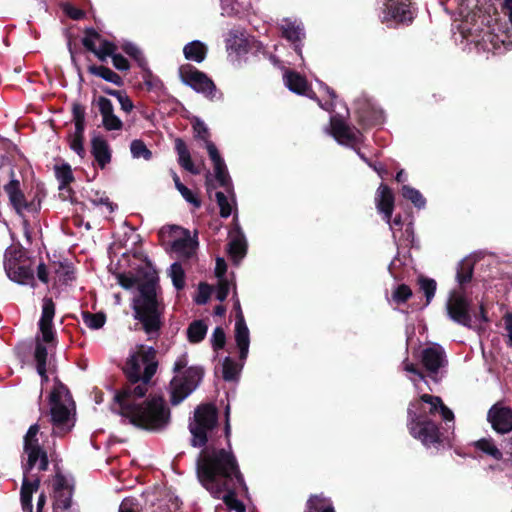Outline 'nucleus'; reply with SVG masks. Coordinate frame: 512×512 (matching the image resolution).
Instances as JSON below:
<instances>
[{"label": "nucleus", "mask_w": 512, "mask_h": 512, "mask_svg": "<svg viewBox=\"0 0 512 512\" xmlns=\"http://www.w3.org/2000/svg\"><path fill=\"white\" fill-rule=\"evenodd\" d=\"M181 80L197 93H202L209 99H215L217 89L214 82L203 72L191 65H183L179 69Z\"/></svg>", "instance_id": "f8f14e48"}, {"label": "nucleus", "mask_w": 512, "mask_h": 512, "mask_svg": "<svg viewBox=\"0 0 512 512\" xmlns=\"http://www.w3.org/2000/svg\"><path fill=\"white\" fill-rule=\"evenodd\" d=\"M169 276L171 277L173 286L177 290H181L185 286V273L180 263L174 262L168 271Z\"/></svg>", "instance_id": "a19ab883"}, {"label": "nucleus", "mask_w": 512, "mask_h": 512, "mask_svg": "<svg viewBox=\"0 0 512 512\" xmlns=\"http://www.w3.org/2000/svg\"><path fill=\"white\" fill-rule=\"evenodd\" d=\"M4 269L10 280L35 286L33 262L23 248L10 246L4 255Z\"/></svg>", "instance_id": "9d476101"}, {"label": "nucleus", "mask_w": 512, "mask_h": 512, "mask_svg": "<svg viewBox=\"0 0 512 512\" xmlns=\"http://www.w3.org/2000/svg\"><path fill=\"white\" fill-rule=\"evenodd\" d=\"M150 512H178L181 502L177 496L166 493L163 497L151 495L146 501Z\"/></svg>", "instance_id": "4be33fe9"}, {"label": "nucleus", "mask_w": 512, "mask_h": 512, "mask_svg": "<svg viewBox=\"0 0 512 512\" xmlns=\"http://www.w3.org/2000/svg\"><path fill=\"white\" fill-rule=\"evenodd\" d=\"M197 476L213 497L222 498L227 512H245V505L237 499L234 490L241 486L247 491V486L229 442L228 450L206 447L200 452Z\"/></svg>", "instance_id": "f03ea898"}, {"label": "nucleus", "mask_w": 512, "mask_h": 512, "mask_svg": "<svg viewBox=\"0 0 512 512\" xmlns=\"http://www.w3.org/2000/svg\"><path fill=\"white\" fill-rule=\"evenodd\" d=\"M180 187L177 188V190L180 192L182 197L190 204L194 205L195 207H200L201 203L196 198V196L193 194V192L188 189L184 184L179 185Z\"/></svg>", "instance_id": "5fc2aeb1"}, {"label": "nucleus", "mask_w": 512, "mask_h": 512, "mask_svg": "<svg viewBox=\"0 0 512 512\" xmlns=\"http://www.w3.org/2000/svg\"><path fill=\"white\" fill-rule=\"evenodd\" d=\"M419 285L421 291L424 293L426 297V303L424 306H427L431 300L433 299L436 291V282L433 279L428 278H420Z\"/></svg>", "instance_id": "49530a36"}, {"label": "nucleus", "mask_w": 512, "mask_h": 512, "mask_svg": "<svg viewBox=\"0 0 512 512\" xmlns=\"http://www.w3.org/2000/svg\"><path fill=\"white\" fill-rule=\"evenodd\" d=\"M375 202L378 212L383 215V219L390 226L393 238L396 239L395 227L402 226V218L400 215H397L393 220H391L394 209V196L387 185L381 184L379 186L376 193Z\"/></svg>", "instance_id": "2eb2a0df"}, {"label": "nucleus", "mask_w": 512, "mask_h": 512, "mask_svg": "<svg viewBox=\"0 0 512 512\" xmlns=\"http://www.w3.org/2000/svg\"><path fill=\"white\" fill-rule=\"evenodd\" d=\"M92 203H93L95 206H99V205H104V206H106L109 212H113V211H114V206H113V204L109 201V199H108L107 197H100V198H98V199H93V200H92Z\"/></svg>", "instance_id": "e2e57ef3"}, {"label": "nucleus", "mask_w": 512, "mask_h": 512, "mask_svg": "<svg viewBox=\"0 0 512 512\" xmlns=\"http://www.w3.org/2000/svg\"><path fill=\"white\" fill-rule=\"evenodd\" d=\"M116 46L109 42L103 41L99 48H96L94 53L101 61H105L107 57H111L115 54Z\"/></svg>", "instance_id": "09e8293b"}, {"label": "nucleus", "mask_w": 512, "mask_h": 512, "mask_svg": "<svg viewBox=\"0 0 512 512\" xmlns=\"http://www.w3.org/2000/svg\"><path fill=\"white\" fill-rule=\"evenodd\" d=\"M222 370H223V378L225 381H233L236 380L241 367L238 366V364L233 361L231 358L226 357L222 364Z\"/></svg>", "instance_id": "37998d69"}, {"label": "nucleus", "mask_w": 512, "mask_h": 512, "mask_svg": "<svg viewBox=\"0 0 512 512\" xmlns=\"http://www.w3.org/2000/svg\"><path fill=\"white\" fill-rule=\"evenodd\" d=\"M109 93L117 98L121 106V109L124 112L129 113L132 111V109L134 108L133 102L126 94L120 91H111Z\"/></svg>", "instance_id": "603ef678"}, {"label": "nucleus", "mask_w": 512, "mask_h": 512, "mask_svg": "<svg viewBox=\"0 0 512 512\" xmlns=\"http://www.w3.org/2000/svg\"><path fill=\"white\" fill-rule=\"evenodd\" d=\"M130 152L134 159L142 158L146 161L152 159L151 150H149L146 144L140 139H135L130 143Z\"/></svg>", "instance_id": "e433bc0d"}, {"label": "nucleus", "mask_w": 512, "mask_h": 512, "mask_svg": "<svg viewBox=\"0 0 512 512\" xmlns=\"http://www.w3.org/2000/svg\"><path fill=\"white\" fill-rule=\"evenodd\" d=\"M226 272V263L224 259L217 258L216 260V267H215V274L219 279H224V274Z\"/></svg>", "instance_id": "680f3d73"}, {"label": "nucleus", "mask_w": 512, "mask_h": 512, "mask_svg": "<svg viewBox=\"0 0 512 512\" xmlns=\"http://www.w3.org/2000/svg\"><path fill=\"white\" fill-rule=\"evenodd\" d=\"M226 192L229 194L227 197L223 192H216V200L217 204L220 208V215L223 218H228L232 214V207L235 205V195L233 191V186L231 180L229 181V185L222 186Z\"/></svg>", "instance_id": "c85d7f7f"}, {"label": "nucleus", "mask_w": 512, "mask_h": 512, "mask_svg": "<svg viewBox=\"0 0 512 512\" xmlns=\"http://www.w3.org/2000/svg\"><path fill=\"white\" fill-rule=\"evenodd\" d=\"M112 63H113V66L117 70H120V71H127L130 67L128 60L121 54H117V53H115L112 56Z\"/></svg>", "instance_id": "6e6d98bb"}, {"label": "nucleus", "mask_w": 512, "mask_h": 512, "mask_svg": "<svg viewBox=\"0 0 512 512\" xmlns=\"http://www.w3.org/2000/svg\"><path fill=\"white\" fill-rule=\"evenodd\" d=\"M65 12L71 19L74 20H80L85 16V12L83 10L71 5L65 8Z\"/></svg>", "instance_id": "4d7b16f0"}, {"label": "nucleus", "mask_w": 512, "mask_h": 512, "mask_svg": "<svg viewBox=\"0 0 512 512\" xmlns=\"http://www.w3.org/2000/svg\"><path fill=\"white\" fill-rule=\"evenodd\" d=\"M54 512H68L71 507L72 489L62 475H56L54 482Z\"/></svg>", "instance_id": "aec40b11"}, {"label": "nucleus", "mask_w": 512, "mask_h": 512, "mask_svg": "<svg viewBox=\"0 0 512 512\" xmlns=\"http://www.w3.org/2000/svg\"><path fill=\"white\" fill-rule=\"evenodd\" d=\"M193 131L195 138L202 140L204 142L205 148L207 149L209 157L213 163L215 177L219 185H229L230 176L226 164L221 155L219 154L215 144L209 140L210 133L208 127L202 120L197 118L193 122Z\"/></svg>", "instance_id": "9b49d317"}, {"label": "nucleus", "mask_w": 512, "mask_h": 512, "mask_svg": "<svg viewBox=\"0 0 512 512\" xmlns=\"http://www.w3.org/2000/svg\"><path fill=\"white\" fill-rule=\"evenodd\" d=\"M305 512H335L330 499L322 495H312L306 504Z\"/></svg>", "instance_id": "2f4dec72"}, {"label": "nucleus", "mask_w": 512, "mask_h": 512, "mask_svg": "<svg viewBox=\"0 0 512 512\" xmlns=\"http://www.w3.org/2000/svg\"><path fill=\"white\" fill-rule=\"evenodd\" d=\"M211 345L215 351L222 349L226 343V335L221 327H216L211 335Z\"/></svg>", "instance_id": "8fccbe9b"}, {"label": "nucleus", "mask_w": 512, "mask_h": 512, "mask_svg": "<svg viewBox=\"0 0 512 512\" xmlns=\"http://www.w3.org/2000/svg\"><path fill=\"white\" fill-rule=\"evenodd\" d=\"M74 402L65 385L55 382L50 394L51 422L54 426L53 433L69 431L74 425L72 413Z\"/></svg>", "instance_id": "0eeeda50"}, {"label": "nucleus", "mask_w": 512, "mask_h": 512, "mask_svg": "<svg viewBox=\"0 0 512 512\" xmlns=\"http://www.w3.org/2000/svg\"><path fill=\"white\" fill-rule=\"evenodd\" d=\"M74 123H75L74 137L83 138L85 121L74 122Z\"/></svg>", "instance_id": "338daca9"}, {"label": "nucleus", "mask_w": 512, "mask_h": 512, "mask_svg": "<svg viewBox=\"0 0 512 512\" xmlns=\"http://www.w3.org/2000/svg\"><path fill=\"white\" fill-rule=\"evenodd\" d=\"M475 447L496 460L502 458L501 451L495 446L491 439L482 438L475 442Z\"/></svg>", "instance_id": "79ce46f5"}, {"label": "nucleus", "mask_w": 512, "mask_h": 512, "mask_svg": "<svg viewBox=\"0 0 512 512\" xmlns=\"http://www.w3.org/2000/svg\"><path fill=\"white\" fill-rule=\"evenodd\" d=\"M72 113L74 122L85 121V108L81 104H74Z\"/></svg>", "instance_id": "052dcab7"}, {"label": "nucleus", "mask_w": 512, "mask_h": 512, "mask_svg": "<svg viewBox=\"0 0 512 512\" xmlns=\"http://www.w3.org/2000/svg\"><path fill=\"white\" fill-rule=\"evenodd\" d=\"M446 310L452 321L465 327H471L470 303L464 295L452 292L446 303Z\"/></svg>", "instance_id": "f3484780"}, {"label": "nucleus", "mask_w": 512, "mask_h": 512, "mask_svg": "<svg viewBox=\"0 0 512 512\" xmlns=\"http://www.w3.org/2000/svg\"><path fill=\"white\" fill-rule=\"evenodd\" d=\"M285 86L291 91L299 95H305L309 98H314L315 94L310 89L305 77L299 73L286 69L283 74Z\"/></svg>", "instance_id": "b1692460"}, {"label": "nucleus", "mask_w": 512, "mask_h": 512, "mask_svg": "<svg viewBox=\"0 0 512 512\" xmlns=\"http://www.w3.org/2000/svg\"><path fill=\"white\" fill-rule=\"evenodd\" d=\"M326 131L334 137L341 145L355 149V146L362 142V133L347 125L343 116L333 114L330 116V127Z\"/></svg>", "instance_id": "ddd939ff"}, {"label": "nucleus", "mask_w": 512, "mask_h": 512, "mask_svg": "<svg viewBox=\"0 0 512 512\" xmlns=\"http://www.w3.org/2000/svg\"><path fill=\"white\" fill-rule=\"evenodd\" d=\"M175 150L178 154V162L181 167L192 174H198L199 170L195 168L190 156V152L185 142L181 138H177L175 140Z\"/></svg>", "instance_id": "7c9ffc66"}, {"label": "nucleus", "mask_w": 512, "mask_h": 512, "mask_svg": "<svg viewBox=\"0 0 512 512\" xmlns=\"http://www.w3.org/2000/svg\"><path fill=\"white\" fill-rule=\"evenodd\" d=\"M37 276L43 283H48V272L44 263H40L37 267Z\"/></svg>", "instance_id": "0e129e2a"}, {"label": "nucleus", "mask_w": 512, "mask_h": 512, "mask_svg": "<svg viewBox=\"0 0 512 512\" xmlns=\"http://www.w3.org/2000/svg\"><path fill=\"white\" fill-rule=\"evenodd\" d=\"M402 368L408 374V378L414 383L416 390L418 392L424 391L421 382H424L426 385L427 382L423 373L416 367V365L409 362L408 360H405L402 363Z\"/></svg>", "instance_id": "72a5a7b5"}, {"label": "nucleus", "mask_w": 512, "mask_h": 512, "mask_svg": "<svg viewBox=\"0 0 512 512\" xmlns=\"http://www.w3.org/2000/svg\"><path fill=\"white\" fill-rule=\"evenodd\" d=\"M91 146L95 161L103 169L111 161V151L107 141L100 136H95L91 140Z\"/></svg>", "instance_id": "bb28decb"}, {"label": "nucleus", "mask_w": 512, "mask_h": 512, "mask_svg": "<svg viewBox=\"0 0 512 512\" xmlns=\"http://www.w3.org/2000/svg\"><path fill=\"white\" fill-rule=\"evenodd\" d=\"M235 341L240 352V360L244 361L249 352L250 335L249 329L245 323L243 313L236 316L235 322Z\"/></svg>", "instance_id": "393cba45"}, {"label": "nucleus", "mask_w": 512, "mask_h": 512, "mask_svg": "<svg viewBox=\"0 0 512 512\" xmlns=\"http://www.w3.org/2000/svg\"><path fill=\"white\" fill-rule=\"evenodd\" d=\"M90 72L103 80L113 83L115 85L122 84V78L116 72L105 66H93L90 67Z\"/></svg>", "instance_id": "f704fd0d"}, {"label": "nucleus", "mask_w": 512, "mask_h": 512, "mask_svg": "<svg viewBox=\"0 0 512 512\" xmlns=\"http://www.w3.org/2000/svg\"><path fill=\"white\" fill-rule=\"evenodd\" d=\"M505 326L509 338V345L512 347V314L505 317Z\"/></svg>", "instance_id": "69168bd1"}, {"label": "nucleus", "mask_w": 512, "mask_h": 512, "mask_svg": "<svg viewBox=\"0 0 512 512\" xmlns=\"http://www.w3.org/2000/svg\"><path fill=\"white\" fill-rule=\"evenodd\" d=\"M439 413L449 427L454 422V413L438 396L423 393L418 399L410 402L407 410V427L410 434L424 446L431 447L440 443L438 425L429 418Z\"/></svg>", "instance_id": "7ed1b4c3"}, {"label": "nucleus", "mask_w": 512, "mask_h": 512, "mask_svg": "<svg viewBox=\"0 0 512 512\" xmlns=\"http://www.w3.org/2000/svg\"><path fill=\"white\" fill-rule=\"evenodd\" d=\"M187 354L180 355L173 366L175 376L170 382L169 393L172 405L180 404L199 385L203 377V369L199 366L187 367Z\"/></svg>", "instance_id": "423d86ee"}, {"label": "nucleus", "mask_w": 512, "mask_h": 512, "mask_svg": "<svg viewBox=\"0 0 512 512\" xmlns=\"http://www.w3.org/2000/svg\"><path fill=\"white\" fill-rule=\"evenodd\" d=\"M4 189L17 213L20 214L24 210L29 209V205L25 200L24 194L20 190V183L18 180H11L7 185H5Z\"/></svg>", "instance_id": "cd10ccee"}, {"label": "nucleus", "mask_w": 512, "mask_h": 512, "mask_svg": "<svg viewBox=\"0 0 512 512\" xmlns=\"http://www.w3.org/2000/svg\"><path fill=\"white\" fill-rule=\"evenodd\" d=\"M98 109L102 115L103 126L109 130H120L122 128V121L114 114L112 102L104 97L100 96L96 100Z\"/></svg>", "instance_id": "5701e85b"}, {"label": "nucleus", "mask_w": 512, "mask_h": 512, "mask_svg": "<svg viewBox=\"0 0 512 512\" xmlns=\"http://www.w3.org/2000/svg\"><path fill=\"white\" fill-rule=\"evenodd\" d=\"M70 147L73 151H75L80 157H83L85 154V149L83 146V138L73 137Z\"/></svg>", "instance_id": "13d9d810"}, {"label": "nucleus", "mask_w": 512, "mask_h": 512, "mask_svg": "<svg viewBox=\"0 0 512 512\" xmlns=\"http://www.w3.org/2000/svg\"><path fill=\"white\" fill-rule=\"evenodd\" d=\"M183 53L187 60L201 63L206 58L207 46L199 40H194L184 46Z\"/></svg>", "instance_id": "c756f323"}, {"label": "nucleus", "mask_w": 512, "mask_h": 512, "mask_svg": "<svg viewBox=\"0 0 512 512\" xmlns=\"http://www.w3.org/2000/svg\"><path fill=\"white\" fill-rule=\"evenodd\" d=\"M44 434L37 423L31 425L23 439L21 504L24 512H32V494L37 491L40 477L33 474L49 467V448L44 445Z\"/></svg>", "instance_id": "20e7f679"}, {"label": "nucleus", "mask_w": 512, "mask_h": 512, "mask_svg": "<svg viewBox=\"0 0 512 512\" xmlns=\"http://www.w3.org/2000/svg\"><path fill=\"white\" fill-rule=\"evenodd\" d=\"M377 174L383 178L384 175L387 174V170L384 168V166L381 163H372V166H370Z\"/></svg>", "instance_id": "774afa93"}, {"label": "nucleus", "mask_w": 512, "mask_h": 512, "mask_svg": "<svg viewBox=\"0 0 512 512\" xmlns=\"http://www.w3.org/2000/svg\"><path fill=\"white\" fill-rule=\"evenodd\" d=\"M145 281L138 284L139 295L134 300V318L142 324L148 339L158 337L162 326L164 306L159 287V277L154 269L144 274Z\"/></svg>", "instance_id": "39448f33"}, {"label": "nucleus", "mask_w": 512, "mask_h": 512, "mask_svg": "<svg viewBox=\"0 0 512 512\" xmlns=\"http://www.w3.org/2000/svg\"><path fill=\"white\" fill-rule=\"evenodd\" d=\"M281 31L283 36L290 42L294 44V48L297 54L301 56V41L304 37V28L301 22L297 20H291L289 18H285L282 20Z\"/></svg>", "instance_id": "412c9836"}, {"label": "nucleus", "mask_w": 512, "mask_h": 512, "mask_svg": "<svg viewBox=\"0 0 512 512\" xmlns=\"http://www.w3.org/2000/svg\"><path fill=\"white\" fill-rule=\"evenodd\" d=\"M411 296V289L407 285L401 284L394 289L392 293V300L397 304H401L406 302Z\"/></svg>", "instance_id": "de8ad7c7"}, {"label": "nucleus", "mask_w": 512, "mask_h": 512, "mask_svg": "<svg viewBox=\"0 0 512 512\" xmlns=\"http://www.w3.org/2000/svg\"><path fill=\"white\" fill-rule=\"evenodd\" d=\"M218 427V411L213 404L199 405L193 418L189 420L188 429L191 433V445L195 448L204 447L214 435Z\"/></svg>", "instance_id": "6e6552de"}, {"label": "nucleus", "mask_w": 512, "mask_h": 512, "mask_svg": "<svg viewBox=\"0 0 512 512\" xmlns=\"http://www.w3.org/2000/svg\"><path fill=\"white\" fill-rule=\"evenodd\" d=\"M118 283L124 288V289H131L136 285V280L133 277L119 274L118 275Z\"/></svg>", "instance_id": "bf43d9fd"}, {"label": "nucleus", "mask_w": 512, "mask_h": 512, "mask_svg": "<svg viewBox=\"0 0 512 512\" xmlns=\"http://www.w3.org/2000/svg\"><path fill=\"white\" fill-rule=\"evenodd\" d=\"M118 512H150V509L147 503H145V507H143L139 499L126 497L122 500Z\"/></svg>", "instance_id": "4c0bfd02"}, {"label": "nucleus", "mask_w": 512, "mask_h": 512, "mask_svg": "<svg viewBox=\"0 0 512 512\" xmlns=\"http://www.w3.org/2000/svg\"><path fill=\"white\" fill-rule=\"evenodd\" d=\"M55 175L59 181L60 190L65 189L66 186L74 180L71 167L68 164L55 166Z\"/></svg>", "instance_id": "ea45409f"}, {"label": "nucleus", "mask_w": 512, "mask_h": 512, "mask_svg": "<svg viewBox=\"0 0 512 512\" xmlns=\"http://www.w3.org/2000/svg\"><path fill=\"white\" fill-rule=\"evenodd\" d=\"M227 246L230 257L235 263H238L246 254L247 245L244 234L239 230L230 232Z\"/></svg>", "instance_id": "a878e982"}, {"label": "nucleus", "mask_w": 512, "mask_h": 512, "mask_svg": "<svg viewBox=\"0 0 512 512\" xmlns=\"http://www.w3.org/2000/svg\"><path fill=\"white\" fill-rule=\"evenodd\" d=\"M179 231V237L172 242V250L179 258L190 259L192 258L198 247L197 232L192 236L187 229L175 228Z\"/></svg>", "instance_id": "6ab92c4d"}, {"label": "nucleus", "mask_w": 512, "mask_h": 512, "mask_svg": "<svg viewBox=\"0 0 512 512\" xmlns=\"http://www.w3.org/2000/svg\"><path fill=\"white\" fill-rule=\"evenodd\" d=\"M421 364L427 371L428 376L438 382L442 370L447 364L446 353L439 344H432L424 348L420 353Z\"/></svg>", "instance_id": "4468645a"}, {"label": "nucleus", "mask_w": 512, "mask_h": 512, "mask_svg": "<svg viewBox=\"0 0 512 512\" xmlns=\"http://www.w3.org/2000/svg\"><path fill=\"white\" fill-rule=\"evenodd\" d=\"M208 331V326L203 320H194L187 328V339L190 343L201 342Z\"/></svg>", "instance_id": "473e14b6"}, {"label": "nucleus", "mask_w": 512, "mask_h": 512, "mask_svg": "<svg viewBox=\"0 0 512 512\" xmlns=\"http://www.w3.org/2000/svg\"><path fill=\"white\" fill-rule=\"evenodd\" d=\"M402 195L405 199L411 201L418 209H422L426 205V200L420 191L409 185H403Z\"/></svg>", "instance_id": "58836bf2"}, {"label": "nucleus", "mask_w": 512, "mask_h": 512, "mask_svg": "<svg viewBox=\"0 0 512 512\" xmlns=\"http://www.w3.org/2000/svg\"><path fill=\"white\" fill-rule=\"evenodd\" d=\"M122 50L132 57L140 67H144L146 64L145 58L143 57L140 49L132 42H124L122 44Z\"/></svg>", "instance_id": "a18cd8bd"}, {"label": "nucleus", "mask_w": 512, "mask_h": 512, "mask_svg": "<svg viewBox=\"0 0 512 512\" xmlns=\"http://www.w3.org/2000/svg\"><path fill=\"white\" fill-rule=\"evenodd\" d=\"M383 11L381 21L389 25L395 23H411L413 12L409 0H381Z\"/></svg>", "instance_id": "dca6fc26"}, {"label": "nucleus", "mask_w": 512, "mask_h": 512, "mask_svg": "<svg viewBox=\"0 0 512 512\" xmlns=\"http://www.w3.org/2000/svg\"><path fill=\"white\" fill-rule=\"evenodd\" d=\"M487 419L499 434H506L512 430V409L502 403H496L489 409Z\"/></svg>", "instance_id": "a211bd4d"}, {"label": "nucleus", "mask_w": 512, "mask_h": 512, "mask_svg": "<svg viewBox=\"0 0 512 512\" xmlns=\"http://www.w3.org/2000/svg\"><path fill=\"white\" fill-rule=\"evenodd\" d=\"M230 282L227 280V279H219L218 280V286H217V290H216V299L219 300L220 302L224 301L228 294H229V290H230Z\"/></svg>", "instance_id": "864d4df0"}, {"label": "nucleus", "mask_w": 512, "mask_h": 512, "mask_svg": "<svg viewBox=\"0 0 512 512\" xmlns=\"http://www.w3.org/2000/svg\"><path fill=\"white\" fill-rule=\"evenodd\" d=\"M473 274V262L465 258L459 262L457 267L456 279L460 285L470 282Z\"/></svg>", "instance_id": "c9c22d12"}, {"label": "nucleus", "mask_w": 512, "mask_h": 512, "mask_svg": "<svg viewBox=\"0 0 512 512\" xmlns=\"http://www.w3.org/2000/svg\"><path fill=\"white\" fill-rule=\"evenodd\" d=\"M83 321L87 327L91 329H99L105 324L106 318L103 313L92 314L86 312L83 313Z\"/></svg>", "instance_id": "c03bdc74"}, {"label": "nucleus", "mask_w": 512, "mask_h": 512, "mask_svg": "<svg viewBox=\"0 0 512 512\" xmlns=\"http://www.w3.org/2000/svg\"><path fill=\"white\" fill-rule=\"evenodd\" d=\"M157 351L152 346L138 344L131 348L123 366L129 384L114 395L111 405L124 422L152 432L164 430L171 413L161 396L143 399L147 386L158 368Z\"/></svg>", "instance_id": "f257e3e1"}, {"label": "nucleus", "mask_w": 512, "mask_h": 512, "mask_svg": "<svg viewBox=\"0 0 512 512\" xmlns=\"http://www.w3.org/2000/svg\"><path fill=\"white\" fill-rule=\"evenodd\" d=\"M55 315V304L51 298H44L42 304V314L39 320V329L42 335L41 340L37 338L34 358L36 361L37 372L41 377L42 383L48 381L46 374V362L48 351L42 343H50L54 339L53 318Z\"/></svg>", "instance_id": "1a4fd4ad"}, {"label": "nucleus", "mask_w": 512, "mask_h": 512, "mask_svg": "<svg viewBox=\"0 0 512 512\" xmlns=\"http://www.w3.org/2000/svg\"><path fill=\"white\" fill-rule=\"evenodd\" d=\"M99 37L100 35L94 28H87L85 30V37L82 39L83 46L91 52L96 51L95 42Z\"/></svg>", "instance_id": "3c124183"}]
</instances>
